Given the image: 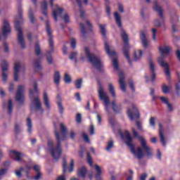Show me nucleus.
<instances>
[{
    "instance_id": "f257e3e1",
    "label": "nucleus",
    "mask_w": 180,
    "mask_h": 180,
    "mask_svg": "<svg viewBox=\"0 0 180 180\" xmlns=\"http://www.w3.org/2000/svg\"><path fill=\"white\" fill-rule=\"evenodd\" d=\"M60 131L62 134V137H60V132L58 131H55V136L56 139V146H54V143L53 141H49L48 142L49 147H51L49 151L51 153V155L55 160V161H58L61 157V154L63 153L61 150V141L65 140L67 139V128L64 126V124H60Z\"/></svg>"
},
{
    "instance_id": "f03ea898",
    "label": "nucleus",
    "mask_w": 180,
    "mask_h": 180,
    "mask_svg": "<svg viewBox=\"0 0 180 180\" xmlns=\"http://www.w3.org/2000/svg\"><path fill=\"white\" fill-rule=\"evenodd\" d=\"M114 17L118 27L121 29V37L124 42V46H123L124 56L127 58L129 65H131V59L130 58V56L129 55V51L130 50V46H129V36L126 33V31L123 30V27L122 25V20L120 18V15L119 14V13L117 12L114 13Z\"/></svg>"
},
{
    "instance_id": "7ed1b4c3",
    "label": "nucleus",
    "mask_w": 180,
    "mask_h": 180,
    "mask_svg": "<svg viewBox=\"0 0 180 180\" xmlns=\"http://www.w3.org/2000/svg\"><path fill=\"white\" fill-rule=\"evenodd\" d=\"M122 139H124V142L128 147H129L131 150V153L136 157L138 160H141L143 157H144V153H143V149L141 148L138 147L136 150L134 148V144H133V137L130 134L129 131H125L124 134L123 133L121 134Z\"/></svg>"
},
{
    "instance_id": "20e7f679",
    "label": "nucleus",
    "mask_w": 180,
    "mask_h": 180,
    "mask_svg": "<svg viewBox=\"0 0 180 180\" xmlns=\"http://www.w3.org/2000/svg\"><path fill=\"white\" fill-rule=\"evenodd\" d=\"M84 53L89 60V61L92 64L93 67L98 70V72H103V63L101 61V58L96 57L95 54L91 53L89 47L84 48Z\"/></svg>"
},
{
    "instance_id": "39448f33",
    "label": "nucleus",
    "mask_w": 180,
    "mask_h": 180,
    "mask_svg": "<svg viewBox=\"0 0 180 180\" xmlns=\"http://www.w3.org/2000/svg\"><path fill=\"white\" fill-rule=\"evenodd\" d=\"M46 32L49 37V43L51 47V50L48 51L46 53V60L49 64H53V56L51 54L53 51H54V41L53 40V31H51V28L50 27V21H46Z\"/></svg>"
},
{
    "instance_id": "423d86ee",
    "label": "nucleus",
    "mask_w": 180,
    "mask_h": 180,
    "mask_svg": "<svg viewBox=\"0 0 180 180\" xmlns=\"http://www.w3.org/2000/svg\"><path fill=\"white\" fill-rule=\"evenodd\" d=\"M132 134L134 136V139H137L139 140L142 148L145 150V152L146 153V156L148 158H151L153 157V151H151V148L148 146H147V142H146V139L144 137L140 136L139 134V132L134 129V128L131 129Z\"/></svg>"
},
{
    "instance_id": "0eeeda50",
    "label": "nucleus",
    "mask_w": 180,
    "mask_h": 180,
    "mask_svg": "<svg viewBox=\"0 0 180 180\" xmlns=\"http://www.w3.org/2000/svg\"><path fill=\"white\" fill-rule=\"evenodd\" d=\"M14 27L18 32V41L20 44L22 49H25L26 46L25 45V39L23 38V32L20 27V22L15 20L14 22Z\"/></svg>"
},
{
    "instance_id": "6e6552de",
    "label": "nucleus",
    "mask_w": 180,
    "mask_h": 180,
    "mask_svg": "<svg viewBox=\"0 0 180 180\" xmlns=\"http://www.w3.org/2000/svg\"><path fill=\"white\" fill-rule=\"evenodd\" d=\"M10 155L14 158L15 161H17V162H25L23 158H27V160H30V158L27 157L26 154L16 150H10Z\"/></svg>"
},
{
    "instance_id": "1a4fd4ad",
    "label": "nucleus",
    "mask_w": 180,
    "mask_h": 180,
    "mask_svg": "<svg viewBox=\"0 0 180 180\" xmlns=\"http://www.w3.org/2000/svg\"><path fill=\"white\" fill-rule=\"evenodd\" d=\"M98 96L101 101H103L105 106V110L109 113V97L106 92L103 91V87L100 86L98 89Z\"/></svg>"
},
{
    "instance_id": "9d476101",
    "label": "nucleus",
    "mask_w": 180,
    "mask_h": 180,
    "mask_svg": "<svg viewBox=\"0 0 180 180\" xmlns=\"http://www.w3.org/2000/svg\"><path fill=\"white\" fill-rule=\"evenodd\" d=\"M127 115L130 120H139V119H140V112L139 111V109H137V108H136L134 105L132 106V109L128 108Z\"/></svg>"
},
{
    "instance_id": "9b49d317",
    "label": "nucleus",
    "mask_w": 180,
    "mask_h": 180,
    "mask_svg": "<svg viewBox=\"0 0 180 180\" xmlns=\"http://www.w3.org/2000/svg\"><path fill=\"white\" fill-rule=\"evenodd\" d=\"M23 91H25V87L22 85L18 86L15 95V101H17L20 105H23L25 103V95L23 94Z\"/></svg>"
},
{
    "instance_id": "f8f14e48",
    "label": "nucleus",
    "mask_w": 180,
    "mask_h": 180,
    "mask_svg": "<svg viewBox=\"0 0 180 180\" xmlns=\"http://www.w3.org/2000/svg\"><path fill=\"white\" fill-rule=\"evenodd\" d=\"M158 63L160 64V67L165 68V74L167 77V79H171V72H169V65L164 62V58L160 57L158 59Z\"/></svg>"
},
{
    "instance_id": "ddd939ff",
    "label": "nucleus",
    "mask_w": 180,
    "mask_h": 180,
    "mask_svg": "<svg viewBox=\"0 0 180 180\" xmlns=\"http://www.w3.org/2000/svg\"><path fill=\"white\" fill-rule=\"evenodd\" d=\"M34 109L36 110H41L42 113L44 110L41 109V102L40 101V97L37 96L33 98L32 102L30 105L31 112H34Z\"/></svg>"
},
{
    "instance_id": "4468645a",
    "label": "nucleus",
    "mask_w": 180,
    "mask_h": 180,
    "mask_svg": "<svg viewBox=\"0 0 180 180\" xmlns=\"http://www.w3.org/2000/svg\"><path fill=\"white\" fill-rule=\"evenodd\" d=\"M3 23L2 33L4 37H6L9 33H11L12 30H11V25H9V22L6 19L3 20Z\"/></svg>"
},
{
    "instance_id": "2eb2a0df",
    "label": "nucleus",
    "mask_w": 180,
    "mask_h": 180,
    "mask_svg": "<svg viewBox=\"0 0 180 180\" xmlns=\"http://www.w3.org/2000/svg\"><path fill=\"white\" fill-rule=\"evenodd\" d=\"M31 169L32 167L25 165V167H20L19 170L15 171V174L18 176V178H20L22 176V172H25L27 176H29V173L30 172Z\"/></svg>"
},
{
    "instance_id": "dca6fc26",
    "label": "nucleus",
    "mask_w": 180,
    "mask_h": 180,
    "mask_svg": "<svg viewBox=\"0 0 180 180\" xmlns=\"http://www.w3.org/2000/svg\"><path fill=\"white\" fill-rule=\"evenodd\" d=\"M1 69H2V78L3 82H6L8 81V75L6 73L8 71V62L6 60H2L1 62Z\"/></svg>"
},
{
    "instance_id": "f3484780",
    "label": "nucleus",
    "mask_w": 180,
    "mask_h": 180,
    "mask_svg": "<svg viewBox=\"0 0 180 180\" xmlns=\"http://www.w3.org/2000/svg\"><path fill=\"white\" fill-rule=\"evenodd\" d=\"M148 63L150 72L152 73L151 81H154L157 77V75L155 74V67L154 66V61L153 60V58L150 57L148 58Z\"/></svg>"
},
{
    "instance_id": "a211bd4d",
    "label": "nucleus",
    "mask_w": 180,
    "mask_h": 180,
    "mask_svg": "<svg viewBox=\"0 0 180 180\" xmlns=\"http://www.w3.org/2000/svg\"><path fill=\"white\" fill-rule=\"evenodd\" d=\"M119 84L120 85V89L123 92H126V83H124V74L123 72H119Z\"/></svg>"
},
{
    "instance_id": "6ab92c4d",
    "label": "nucleus",
    "mask_w": 180,
    "mask_h": 180,
    "mask_svg": "<svg viewBox=\"0 0 180 180\" xmlns=\"http://www.w3.org/2000/svg\"><path fill=\"white\" fill-rule=\"evenodd\" d=\"M19 70H20V63L16 62L14 64V81H19Z\"/></svg>"
},
{
    "instance_id": "aec40b11",
    "label": "nucleus",
    "mask_w": 180,
    "mask_h": 180,
    "mask_svg": "<svg viewBox=\"0 0 180 180\" xmlns=\"http://www.w3.org/2000/svg\"><path fill=\"white\" fill-rule=\"evenodd\" d=\"M140 39L142 41V46L144 49H147L148 47V39H147V36L144 32H141L140 33Z\"/></svg>"
},
{
    "instance_id": "412c9836",
    "label": "nucleus",
    "mask_w": 180,
    "mask_h": 180,
    "mask_svg": "<svg viewBox=\"0 0 180 180\" xmlns=\"http://www.w3.org/2000/svg\"><path fill=\"white\" fill-rule=\"evenodd\" d=\"M159 136L160 137V143H162L163 147L167 146V142H165V137L164 136V133H162V124L159 123Z\"/></svg>"
},
{
    "instance_id": "4be33fe9",
    "label": "nucleus",
    "mask_w": 180,
    "mask_h": 180,
    "mask_svg": "<svg viewBox=\"0 0 180 180\" xmlns=\"http://www.w3.org/2000/svg\"><path fill=\"white\" fill-rule=\"evenodd\" d=\"M153 9L155 12H158V15L161 19H164L162 8H161V6H158V3L157 1H155V3H154Z\"/></svg>"
},
{
    "instance_id": "5701e85b",
    "label": "nucleus",
    "mask_w": 180,
    "mask_h": 180,
    "mask_svg": "<svg viewBox=\"0 0 180 180\" xmlns=\"http://www.w3.org/2000/svg\"><path fill=\"white\" fill-rule=\"evenodd\" d=\"M56 99H58L56 103L58 105L59 112L60 113V115H63V113H64V106H63V102L61 101V96L60 94H58L56 96Z\"/></svg>"
},
{
    "instance_id": "b1692460",
    "label": "nucleus",
    "mask_w": 180,
    "mask_h": 180,
    "mask_svg": "<svg viewBox=\"0 0 180 180\" xmlns=\"http://www.w3.org/2000/svg\"><path fill=\"white\" fill-rule=\"evenodd\" d=\"M88 169L83 166L77 169V176H82V178H86Z\"/></svg>"
},
{
    "instance_id": "393cba45",
    "label": "nucleus",
    "mask_w": 180,
    "mask_h": 180,
    "mask_svg": "<svg viewBox=\"0 0 180 180\" xmlns=\"http://www.w3.org/2000/svg\"><path fill=\"white\" fill-rule=\"evenodd\" d=\"M104 46L107 54L110 56V57H116V52L115 51H110V47L109 46L108 41L104 42Z\"/></svg>"
},
{
    "instance_id": "a878e982",
    "label": "nucleus",
    "mask_w": 180,
    "mask_h": 180,
    "mask_svg": "<svg viewBox=\"0 0 180 180\" xmlns=\"http://www.w3.org/2000/svg\"><path fill=\"white\" fill-rule=\"evenodd\" d=\"M63 11H64V9L63 8H56L53 11V17L55 22H57L58 20V15H57V13L59 15L60 18H63Z\"/></svg>"
},
{
    "instance_id": "bb28decb",
    "label": "nucleus",
    "mask_w": 180,
    "mask_h": 180,
    "mask_svg": "<svg viewBox=\"0 0 180 180\" xmlns=\"http://www.w3.org/2000/svg\"><path fill=\"white\" fill-rule=\"evenodd\" d=\"M95 171L96 174L95 175V178L96 180H102V169L98 165H94Z\"/></svg>"
},
{
    "instance_id": "cd10ccee",
    "label": "nucleus",
    "mask_w": 180,
    "mask_h": 180,
    "mask_svg": "<svg viewBox=\"0 0 180 180\" xmlns=\"http://www.w3.org/2000/svg\"><path fill=\"white\" fill-rule=\"evenodd\" d=\"M60 81H61V75H60V72L55 71L53 74V82L56 84V86L60 85Z\"/></svg>"
},
{
    "instance_id": "c85d7f7f",
    "label": "nucleus",
    "mask_w": 180,
    "mask_h": 180,
    "mask_svg": "<svg viewBox=\"0 0 180 180\" xmlns=\"http://www.w3.org/2000/svg\"><path fill=\"white\" fill-rule=\"evenodd\" d=\"M171 51V48L169 46L159 47V51L162 56H165V54H169V51Z\"/></svg>"
},
{
    "instance_id": "c756f323",
    "label": "nucleus",
    "mask_w": 180,
    "mask_h": 180,
    "mask_svg": "<svg viewBox=\"0 0 180 180\" xmlns=\"http://www.w3.org/2000/svg\"><path fill=\"white\" fill-rule=\"evenodd\" d=\"M112 110H114L115 113H119L122 112V105H117L116 102L112 101Z\"/></svg>"
},
{
    "instance_id": "7c9ffc66",
    "label": "nucleus",
    "mask_w": 180,
    "mask_h": 180,
    "mask_svg": "<svg viewBox=\"0 0 180 180\" xmlns=\"http://www.w3.org/2000/svg\"><path fill=\"white\" fill-rule=\"evenodd\" d=\"M76 2L78 4V6L79 8L81 18H85V11H84V9H82V3L81 2V0H76Z\"/></svg>"
},
{
    "instance_id": "2f4dec72",
    "label": "nucleus",
    "mask_w": 180,
    "mask_h": 180,
    "mask_svg": "<svg viewBox=\"0 0 180 180\" xmlns=\"http://www.w3.org/2000/svg\"><path fill=\"white\" fill-rule=\"evenodd\" d=\"M42 15L47 18V1L44 0L41 4Z\"/></svg>"
},
{
    "instance_id": "473e14b6",
    "label": "nucleus",
    "mask_w": 180,
    "mask_h": 180,
    "mask_svg": "<svg viewBox=\"0 0 180 180\" xmlns=\"http://www.w3.org/2000/svg\"><path fill=\"white\" fill-rule=\"evenodd\" d=\"M44 102L46 109L50 110V101L46 92L44 93Z\"/></svg>"
},
{
    "instance_id": "72a5a7b5",
    "label": "nucleus",
    "mask_w": 180,
    "mask_h": 180,
    "mask_svg": "<svg viewBox=\"0 0 180 180\" xmlns=\"http://www.w3.org/2000/svg\"><path fill=\"white\" fill-rule=\"evenodd\" d=\"M41 59H36L34 61V70L36 71H37V70H41Z\"/></svg>"
},
{
    "instance_id": "f704fd0d",
    "label": "nucleus",
    "mask_w": 180,
    "mask_h": 180,
    "mask_svg": "<svg viewBox=\"0 0 180 180\" xmlns=\"http://www.w3.org/2000/svg\"><path fill=\"white\" fill-rule=\"evenodd\" d=\"M34 92L39 94V84H37V82H36L34 83V90L32 89H30V94L33 95Z\"/></svg>"
},
{
    "instance_id": "c9c22d12",
    "label": "nucleus",
    "mask_w": 180,
    "mask_h": 180,
    "mask_svg": "<svg viewBox=\"0 0 180 180\" xmlns=\"http://www.w3.org/2000/svg\"><path fill=\"white\" fill-rule=\"evenodd\" d=\"M29 19L31 23H34L36 18H34V15L33 14V9L30 8L29 10Z\"/></svg>"
},
{
    "instance_id": "e433bc0d",
    "label": "nucleus",
    "mask_w": 180,
    "mask_h": 180,
    "mask_svg": "<svg viewBox=\"0 0 180 180\" xmlns=\"http://www.w3.org/2000/svg\"><path fill=\"white\" fill-rule=\"evenodd\" d=\"M77 56H78V52L74 51L70 53V60H75V64H77L78 59H77Z\"/></svg>"
},
{
    "instance_id": "4c0bfd02",
    "label": "nucleus",
    "mask_w": 180,
    "mask_h": 180,
    "mask_svg": "<svg viewBox=\"0 0 180 180\" xmlns=\"http://www.w3.org/2000/svg\"><path fill=\"white\" fill-rule=\"evenodd\" d=\"M27 126L28 127L27 131L28 133H32V127H33V125L32 124V120H30V117L27 118Z\"/></svg>"
},
{
    "instance_id": "58836bf2",
    "label": "nucleus",
    "mask_w": 180,
    "mask_h": 180,
    "mask_svg": "<svg viewBox=\"0 0 180 180\" xmlns=\"http://www.w3.org/2000/svg\"><path fill=\"white\" fill-rule=\"evenodd\" d=\"M109 92L111 94L112 98H116V93L115 92V87L113 86V84H109Z\"/></svg>"
},
{
    "instance_id": "ea45409f",
    "label": "nucleus",
    "mask_w": 180,
    "mask_h": 180,
    "mask_svg": "<svg viewBox=\"0 0 180 180\" xmlns=\"http://www.w3.org/2000/svg\"><path fill=\"white\" fill-rule=\"evenodd\" d=\"M35 54L36 56H40V54H41V49L40 48L39 42L35 44Z\"/></svg>"
},
{
    "instance_id": "a19ab883",
    "label": "nucleus",
    "mask_w": 180,
    "mask_h": 180,
    "mask_svg": "<svg viewBox=\"0 0 180 180\" xmlns=\"http://www.w3.org/2000/svg\"><path fill=\"white\" fill-rule=\"evenodd\" d=\"M98 26L100 27V32L103 37H106V30L105 29V25L99 24Z\"/></svg>"
},
{
    "instance_id": "79ce46f5",
    "label": "nucleus",
    "mask_w": 180,
    "mask_h": 180,
    "mask_svg": "<svg viewBox=\"0 0 180 180\" xmlns=\"http://www.w3.org/2000/svg\"><path fill=\"white\" fill-rule=\"evenodd\" d=\"M139 57H137V53H134V61H139V58H141L143 57V51L139 50Z\"/></svg>"
},
{
    "instance_id": "37998d69",
    "label": "nucleus",
    "mask_w": 180,
    "mask_h": 180,
    "mask_svg": "<svg viewBox=\"0 0 180 180\" xmlns=\"http://www.w3.org/2000/svg\"><path fill=\"white\" fill-rule=\"evenodd\" d=\"M86 157H87V162L90 165V167L94 166V162L92 161V157L91 156V154L89 152H87L86 153Z\"/></svg>"
},
{
    "instance_id": "c03bdc74",
    "label": "nucleus",
    "mask_w": 180,
    "mask_h": 180,
    "mask_svg": "<svg viewBox=\"0 0 180 180\" xmlns=\"http://www.w3.org/2000/svg\"><path fill=\"white\" fill-rule=\"evenodd\" d=\"M13 109V105L12 104V100L8 101V115H12V110Z\"/></svg>"
},
{
    "instance_id": "a18cd8bd",
    "label": "nucleus",
    "mask_w": 180,
    "mask_h": 180,
    "mask_svg": "<svg viewBox=\"0 0 180 180\" xmlns=\"http://www.w3.org/2000/svg\"><path fill=\"white\" fill-rule=\"evenodd\" d=\"M75 85L77 89H81V88L82 86V79H79L76 80V82H75Z\"/></svg>"
},
{
    "instance_id": "49530a36",
    "label": "nucleus",
    "mask_w": 180,
    "mask_h": 180,
    "mask_svg": "<svg viewBox=\"0 0 180 180\" xmlns=\"http://www.w3.org/2000/svg\"><path fill=\"white\" fill-rule=\"evenodd\" d=\"M112 67L114 68V70L116 71H118L119 70V62H117V58H113L112 59Z\"/></svg>"
},
{
    "instance_id": "de8ad7c7",
    "label": "nucleus",
    "mask_w": 180,
    "mask_h": 180,
    "mask_svg": "<svg viewBox=\"0 0 180 180\" xmlns=\"http://www.w3.org/2000/svg\"><path fill=\"white\" fill-rule=\"evenodd\" d=\"M161 89L163 94H168L170 91L169 86L165 85V84L162 85Z\"/></svg>"
},
{
    "instance_id": "09e8293b",
    "label": "nucleus",
    "mask_w": 180,
    "mask_h": 180,
    "mask_svg": "<svg viewBox=\"0 0 180 180\" xmlns=\"http://www.w3.org/2000/svg\"><path fill=\"white\" fill-rule=\"evenodd\" d=\"M79 26H80L81 32L83 34V37H85V34L88 33V32L86 31V29L85 28V25H84V23L81 22Z\"/></svg>"
},
{
    "instance_id": "8fccbe9b",
    "label": "nucleus",
    "mask_w": 180,
    "mask_h": 180,
    "mask_svg": "<svg viewBox=\"0 0 180 180\" xmlns=\"http://www.w3.org/2000/svg\"><path fill=\"white\" fill-rule=\"evenodd\" d=\"M64 81L65 84H71V82H72V79H71V77H70L68 74L65 73L64 77Z\"/></svg>"
},
{
    "instance_id": "3c124183",
    "label": "nucleus",
    "mask_w": 180,
    "mask_h": 180,
    "mask_svg": "<svg viewBox=\"0 0 180 180\" xmlns=\"http://www.w3.org/2000/svg\"><path fill=\"white\" fill-rule=\"evenodd\" d=\"M114 147V145H113V141H108V144H107V146L105 148V150L107 151H110V149L111 148H113Z\"/></svg>"
},
{
    "instance_id": "603ef678",
    "label": "nucleus",
    "mask_w": 180,
    "mask_h": 180,
    "mask_svg": "<svg viewBox=\"0 0 180 180\" xmlns=\"http://www.w3.org/2000/svg\"><path fill=\"white\" fill-rule=\"evenodd\" d=\"M63 174H65L67 172V159L65 158H63Z\"/></svg>"
},
{
    "instance_id": "864d4df0",
    "label": "nucleus",
    "mask_w": 180,
    "mask_h": 180,
    "mask_svg": "<svg viewBox=\"0 0 180 180\" xmlns=\"http://www.w3.org/2000/svg\"><path fill=\"white\" fill-rule=\"evenodd\" d=\"M70 47H72L73 49L77 47V40H75L74 38L71 39Z\"/></svg>"
},
{
    "instance_id": "5fc2aeb1",
    "label": "nucleus",
    "mask_w": 180,
    "mask_h": 180,
    "mask_svg": "<svg viewBox=\"0 0 180 180\" xmlns=\"http://www.w3.org/2000/svg\"><path fill=\"white\" fill-rule=\"evenodd\" d=\"M62 18L63 20L65 22V23H70V15H68V14H64Z\"/></svg>"
},
{
    "instance_id": "6e6d98bb",
    "label": "nucleus",
    "mask_w": 180,
    "mask_h": 180,
    "mask_svg": "<svg viewBox=\"0 0 180 180\" xmlns=\"http://www.w3.org/2000/svg\"><path fill=\"white\" fill-rule=\"evenodd\" d=\"M152 32H153V39L154 41H157V30L155 28H153Z\"/></svg>"
},
{
    "instance_id": "4d7b16f0",
    "label": "nucleus",
    "mask_w": 180,
    "mask_h": 180,
    "mask_svg": "<svg viewBox=\"0 0 180 180\" xmlns=\"http://www.w3.org/2000/svg\"><path fill=\"white\" fill-rule=\"evenodd\" d=\"M160 99L161 102H162V103H165V105H167V103H169V101H168V98L167 97L160 96Z\"/></svg>"
},
{
    "instance_id": "13d9d810",
    "label": "nucleus",
    "mask_w": 180,
    "mask_h": 180,
    "mask_svg": "<svg viewBox=\"0 0 180 180\" xmlns=\"http://www.w3.org/2000/svg\"><path fill=\"white\" fill-rule=\"evenodd\" d=\"M175 90L176 92V95L179 96L180 95V84L179 83H176Z\"/></svg>"
},
{
    "instance_id": "bf43d9fd",
    "label": "nucleus",
    "mask_w": 180,
    "mask_h": 180,
    "mask_svg": "<svg viewBox=\"0 0 180 180\" xmlns=\"http://www.w3.org/2000/svg\"><path fill=\"white\" fill-rule=\"evenodd\" d=\"M149 123H150V126L154 127L155 126V117H151L149 120Z\"/></svg>"
},
{
    "instance_id": "052dcab7",
    "label": "nucleus",
    "mask_w": 180,
    "mask_h": 180,
    "mask_svg": "<svg viewBox=\"0 0 180 180\" xmlns=\"http://www.w3.org/2000/svg\"><path fill=\"white\" fill-rule=\"evenodd\" d=\"M136 127L139 131H143V126L141 125V122L140 121H136Z\"/></svg>"
},
{
    "instance_id": "680f3d73",
    "label": "nucleus",
    "mask_w": 180,
    "mask_h": 180,
    "mask_svg": "<svg viewBox=\"0 0 180 180\" xmlns=\"http://www.w3.org/2000/svg\"><path fill=\"white\" fill-rule=\"evenodd\" d=\"M82 137H83L84 141L86 143H89V136H88V135L86 134L83 133L82 134Z\"/></svg>"
},
{
    "instance_id": "e2e57ef3",
    "label": "nucleus",
    "mask_w": 180,
    "mask_h": 180,
    "mask_svg": "<svg viewBox=\"0 0 180 180\" xmlns=\"http://www.w3.org/2000/svg\"><path fill=\"white\" fill-rule=\"evenodd\" d=\"M86 26H88V31L89 32H92V24H91V22H89V20H86Z\"/></svg>"
},
{
    "instance_id": "0e129e2a",
    "label": "nucleus",
    "mask_w": 180,
    "mask_h": 180,
    "mask_svg": "<svg viewBox=\"0 0 180 180\" xmlns=\"http://www.w3.org/2000/svg\"><path fill=\"white\" fill-rule=\"evenodd\" d=\"M81 120H82V117L80 113L77 114L76 115V122L77 123H81Z\"/></svg>"
},
{
    "instance_id": "69168bd1",
    "label": "nucleus",
    "mask_w": 180,
    "mask_h": 180,
    "mask_svg": "<svg viewBox=\"0 0 180 180\" xmlns=\"http://www.w3.org/2000/svg\"><path fill=\"white\" fill-rule=\"evenodd\" d=\"M74 171V160H71L70 167L69 168V172H72Z\"/></svg>"
},
{
    "instance_id": "338daca9",
    "label": "nucleus",
    "mask_w": 180,
    "mask_h": 180,
    "mask_svg": "<svg viewBox=\"0 0 180 180\" xmlns=\"http://www.w3.org/2000/svg\"><path fill=\"white\" fill-rule=\"evenodd\" d=\"M14 130L16 134H18L19 131H20V128H19V125L18 124H15L14 126Z\"/></svg>"
},
{
    "instance_id": "774afa93",
    "label": "nucleus",
    "mask_w": 180,
    "mask_h": 180,
    "mask_svg": "<svg viewBox=\"0 0 180 180\" xmlns=\"http://www.w3.org/2000/svg\"><path fill=\"white\" fill-rule=\"evenodd\" d=\"M118 10L121 13H123L124 12V8H123V4H118Z\"/></svg>"
}]
</instances>
